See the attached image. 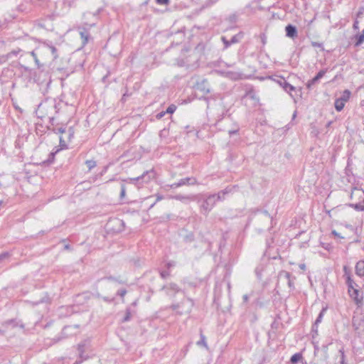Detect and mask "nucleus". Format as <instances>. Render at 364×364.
Returning <instances> with one entry per match:
<instances>
[{
	"mask_svg": "<svg viewBox=\"0 0 364 364\" xmlns=\"http://www.w3.org/2000/svg\"><path fill=\"white\" fill-rule=\"evenodd\" d=\"M55 112V104L53 102L41 103L36 110L38 117L41 119H48L49 124H51V125H54L55 118L53 114Z\"/></svg>",
	"mask_w": 364,
	"mask_h": 364,
	"instance_id": "obj_1",
	"label": "nucleus"
},
{
	"mask_svg": "<svg viewBox=\"0 0 364 364\" xmlns=\"http://www.w3.org/2000/svg\"><path fill=\"white\" fill-rule=\"evenodd\" d=\"M198 198L196 200L200 204V211L203 214L208 215V213L213 208L216 202L217 198L213 194L210 195H198Z\"/></svg>",
	"mask_w": 364,
	"mask_h": 364,
	"instance_id": "obj_2",
	"label": "nucleus"
},
{
	"mask_svg": "<svg viewBox=\"0 0 364 364\" xmlns=\"http://www.w3.org/2000/svg\"><path fill=\"white\" fill-rule=\"evenodd\" d=\"M194 305L193 301L189 298L183 299L181 303L173 304L168 308L177 315L189 314Z\"/></svg>",
	"mask_w": 364,
	"mask_h": 364,
	"instance_id": "obj_3",
	"label": "nucleus"
},
{
	"mask_svg": "<svg viewBox=\"0 0 364 364\" xmlns=\"http://www.w3.org/2000/svg\"><path fill=\"white\" fill-rule=\"evenodd\" d=\"M161 290H164L166 296H169L170 298H174L176 294L179 292L183 293V291L176 283L173 282H170L164 285L161 288Z\"/></svg>",
	"mask_w": 364,
	"mask_h": 364,
	"instance_id": "obj_4",
	"label": "nucleus"
},
{
	"mask_svg": "<svg viewBox=\"0 0 364 364\" xmlns=\"http://www.w3.org/2000/svg\"><path fill=\"white\" fill-rule=\"evenodd\" d=\"M348 294L349 296L353 300L356 305L358 306L363 305V292L360 290V289L355 288L353 289H349L348 291Z\"/></svg>",
	"mask_w": 364,
	"mask_h": 364,
	"instance_id": "obj_5",
	"label": "nucleus"
},
{
	"mask_svg": "<svg viewBox=\"0 0 364 364\" xmlns=\"http://www.w3.org/2000/svg\"><path fill=\"white\" fill-rule=\"evenodd\" d=\"M155 177V172L153 169L146 171L141 176L130 178L133 183H137L140 181H143L144 183H148L151 179Z\"/></svg>",
	"mask_w": 364,
	"mask_h": 364,
	"instance_id": "obj_6",
	"label": "nucleus"
},
{
	"mask_svg": "<svg viewBox=\"0 0 364 364\" xmlns=\"http://www.w3.org/2000/svg\"><path fill=\"white\" fill-rule=\"evenodd\" d=\"M278 279L287 282L290 289H294V280L291 278V274L287 271L282 270L278 274Z\"/></svg>",
	"mask_w": 364,
	"mask_h": 364,
	"instance_id": "obj_7",
	"label": "nucleus"
},
{
	"mask_svg": "<svg viewBox=\"0 0 364 364\" xmlns=\"http://www.w3.org/2000/svg\"><path fill=\"white\" fill-rule=\"evenodd\" d=\"M198 196L197 195H182L177 194L172 197V198L179 200L185 204H188L191 201H195L198 199Z\"/></svg>",
	"mask_w": 364,
	"mask_h": 364,
	"instance_id": "obj_8",
	"label": "nucleus"
},
{
	"mask_svg": "<svg viewBox=\"0 0 364 364\" xmlns=\"http://www.w3.org/2000/svg\"><path fill=\"white\" fill-rule=\"evenodd\" d=\"M222 73L225 77L233 80L243 79L245 77V75L239 71H224Z\"/></svg>",
	"mask_w": 364,
	"mask_h": 364,
	"instance_id": "obj_9",
	"label": "nucleus"
},
{
	"mask_svg": "<svg viewBox=\"0 0 364 364\" xmlns=\"http://www.w3.org/2000/svg\"><path fill=\"white\" fill-rule=\"evenodd\" d=\"M279 85L286 91L287 93L290 95L291 97H293L291 92L295 90V87L287 82L285 79L281 78L277 81Z\"/></svg>",
	"mask_w": 364,
	"mask_h": 364,
	"instance_id": "obj_10",
	"label": "nucleus"
},
{
	"mask_svg": "<svg viewBox=\"0 0 364 364\" xmlns=\"http://www.w3.org/2000/svg\"><path fill=\"white\" fill-rule=\"evenodd\" d=\"M286 36L292 39L297 36V29L296 26L289 24L285 27Z\"/></svg>",
	"mask_w": 364,
	"mask_h": 364,
	"instance_id": "obj_11",
	"label": "nucleus"
},
{
	"mask_svg": "<svg viewBox=\"0 0 364 364\" xmlns=\"http://www.w3.org/2000/svg\"><path fill=\"white\" fill-rule=\"evenodd\" d=\"M326 73V70H320L317 75L312 78L311 80H309L307 84L306 87L308 89H310L315 83H316L321 78L323 77L325 73Z\"/></svg>",
	"mask_w": 364,
	"mask_h": 364,
	"instance_id": "obj_12",
	"label": "nucleus"
},
{
	"mask_svg": "<svg viewBox=\"0 0 364 364\" xmlns=\"http://www.w3.org/2000/svg\"><path fill=\"white\" fill-rule=\"evenodd\" d=\"M196 183H197L196 179L195 178H191V177L181 178L178 181V184L180 185V186H185V185H194V184H196Z\"/></svg>",
	"mask_w": 364,
	"mask_h": 364,
	"instance_id": "obj_13",
	"label": "nucleus"
},
{
	"mask_svg": "<svg viewBox=\"0 0 364 364\" xmlns=\"http://www.w3.org/2000/svg\"><path fill=\"white\" fill-rule=\"evenodd\" d=\"M355 273L359 277L364 276V261L360 260L356 263Z\"/></svg>",
	"mask_w": 364,
	"mask_h": 364,
	"instance_id": "obj_14",
	"label": "nucleus"
},
{
	"mask_svg": "<svg viewBox=\"0 0 364 364\" xmlns=\"http://www.w3.org/2000/svg\"><path fill=\"white\" fill-rule=\"evenodd\" d=\"M198 88L205 93H209L210 92L208 81L206 80H203L201 81V82L198 83Z\"/></svg>",
	"mask_w": 364,
	"mask_h": 364,
	"instance_id": "obj_15",
	"label": "nucleus"
},
{
	"mask_svg": "<svg viewBox=\"0 0 364 364\" xmlns=\"http://www.w3.org/2000/svg\"><path fill=\"white\" fill-rule=\"evenodd\" d=\"M81 39L82 40V46H85L88 42L90 37L89 32L86 29H82L80 31Z\"/></svg>",
	"mask_w": 364,
	"mask_h": 364,
	"instance_id": "obj_16",
	"label": "nucleus"
},
{
	"mask_svg": "<svg viewBox=\"0 0 364 364\" xmlns=\"http://www.w3.org/2000/svg\"><path fill=\"white\" fill-rule=\"evenodd\" d=\"M230 192V189L226 188L225 190L220 191L217 194H213L217 198V201L223 200L225 199V196Z\"/></svg>",
	"mask_w": 364,
	"mask_h": 364,
	"instance_id": "obj_17",
	"label": "nucleus"
},
{
	"mask_svg": "<svg viewBox=\"0 0 364 364\" xmlns=\"http://www.w3.org/2000/svg\"><path fill=\"white\" fill-rule=\"evenodd\" d=\"M346 284L348 287V291L349 289H353L358 287V285L350 278V276L347 277L346 279Z\"/></svg>",
	"mask_w": 364,
	"mask_h": 364,
	"instance_id": "obj_18",
	"label": "nucleus"
},
{
	"mask_svg": "<svg viewBox=\"0 0 364 364\" xmlns=\"http://www.w3.org/2000/svg\"><path fill=\"white\" fill-rule=\"evenodd\" d=\"M244 97L258 100V98L257 97L256 95V92L253 89H250L249 90H247Z\"/></svg>",
	"mask_w": 364,
	"mask_h": 364,
	"instance_id": "obj_19",
	"label": "nucleus"
},
{
	"mask_svg": "<svg viewBox=\"0 0 364 364\" xmlns=\"http://www.w3.org/2000/svg\"><path fill=\"white\" fill-rule=\"evenodd\" d=\"M345 105V102L342 101L340 98H338L335 101V108L337 111H341Z\"/></svg>",
	"mask_w": 364,
	"mask_h": 364,
	"instance_id": "obj_20",
	"label": "nucleus"
},
{
	"mask_svg": "<svg viewBox=\"0 0 364 364\" xmlns=\"http://www.w3.org/2000/svg\"><path fill=\"white\" fill-rule=\"evenodd\" d=\"M53 126V125H51V124H48L46 125V127L48 129H52L55 133L63 134V133L65 132V128H64L63 127L55 128V127H52Z\"/></svg>",
	"mask_w": 364,
	"mask_h": 364,
	"instance_id": "obj_21",
	"label": "nucleus"
},
{
	"mask_svg": "<svg viewBox=\"0 0 364 364\" xmlns=\"http://www.w3.org/2000/svg\"><path fill=\"white\" fill-rule=\"evenodd\" d=\"M244 33L242 32H240L237 34L233 36L230 40L232 44L237 43L240 42V41L243 38Z\"/></svg>",
	"mask_w": 364,
	"mask_h": 364,
	"instance_id": "obj_22",
	"label": "nucleus"
},
{
	"mask_svg": "<svg viewBox=\"0 0 364 364\" xmlns=\"http://www.w3.org/2000/svg\"><path fill=\"white\" fill-rule=\"evenodd\" d=\"M200 340L198 341L197 342V345L198 346H203V347H205L206 349L208 348V344H207V342H206V338L205 336L202 333V332H200Z\"/></svg>",
	"mask_w": 364,
	"mask_h": 364,
	"instance_id": "obj_23",
	"label": "nucleus"
},
{
	"mask_svg": "<svg viewBox=\"0 0 364 364\" xmlns=\"http://www.w3.org/2000/svg\"><path fill=\"white\" fill-rule=\"evenodd\" d=\"M46 48L51 53L54 59L57 58V49L52 45L47 44Z\"/></svg>",
	"mask_w": 364,
	"mask_h": 364,
	"instance_id": "obj_24",
	"label": "nucleus"
},
{
	"mask_svg": "<svg viewBox=\"0 0 364 364\" xmlns=\"http://www.w3.org/2000/svg\"><path fill=\"white\" fill-rule=\"evenodd\" d=\"M350 96V92L348 90H346L343 91L342 95L339 98L344 102H346L349 100Z\"/></svg>",
	"mask_w": 364,
	"mask_h": 364,
	"instance_id": "obj_25",
	"label": "nucleus"
},
{
	"mask_svg": "<svg viewBox=\"0 0 364 364\" xmlns=\"http://www.w3.org/2000/svg\"><path fill=\"white\" fill-rule=\"evenodd\" d=\"M301 358L302 355L301 353H295L291 356L290 361L292 364H296L301 359Z\"/></svg>",
	"mask_w": 364,
	"mask_h": 364,
	"instance_id": "obj_26",
	"label": "nucleus"
},
{
	"mask_svg": "<svg viewBox=\"0 0 364 364\" xmlns=\"http://www.w3.org/2000/svg\"><path fill=\"white\" fill-rule=\"evenodd\" d=\"M85 164L87 165L89 171L92 170L97 166V163L94 160H87L85 161Z\"/></svg>",
	"mask_w": 364,
	"mask_h": 364,
	"instance_id": "obj_27",
	"label": "nucleus"
},
{
	"mask_svg": "<svg viewBox=\"0 0 364 364\" xmlns=\"http://www.w3.org/2000/svg\"><path fill=\"white\" fill-rule=\"evenodd\" d=\"M132 313L130 309L128 308L126 309L125 316L122 319V322H127L131 319Z\"/></svg>",
	"mask_w": 364,
	"mask_h": 364,
	"instance_id": "obj_28",
	"label": "nucleus"
},
{
	"mask_svg": "<svg viewBox=\"0 0 364 364\" xmlns=\"http://www.w3.org/2000/svg\"><path fill=\"white\" fill-rule=\"evenodd\" d=\"M364 41V30L362 31V33L359 35L357 38V42L355 43L356 46L360 45Z\"/></svg>",
	"mask_w": 364,
	"mask_h": 364,
	"instance_id": "obj_29",
	"label": "nucleus"
},
{
	"mask_svg": "<svg viewBox=\"0 0 364 364\" xmlns=\"http://www.w3.org/2000/svg\"><path fill=\"white\" fill-rule=\"evenodd\" d=\"M176 109V106L175 105H171L168 107L166 110L167 114H173Z\"/></svg>",
	"mask_w": 364,
	"mask_h": 364,
	"instance_id": "obj_30",
	"label": "nucleus"
},
{
	"mask_svg": "<svg viewBox=\"0 0 364 364\" xmlns=\"http://www.w3.org/2000/svg\"><path fill=\"white\" fill-rule=\"evenodd\" d=\"M160 276L162 279H166L170 276V272L168 270L160 271Z\"/></svg>",
	"mask_w": 364,
	"mask_h": 364,
	"instance_id": "obj_31",
	"label": "nucleus"
},
{
	"mask_svg": "<svg viewBox=\"0 0 364 364\" xmlns=\"http://www.w3.org/2000/svg\"><path fill=\"white\" fill-rule=\"evenodd\" d=\"M84 348H85V344L84 343H79L78 344V351H79V353H80V356L81 358L82 357V353L85 351Z\"/></svg>",
	"mask_w": 364,
	"mask_h": 364,
	"instance_id": "obj_32",
	"label": "nucleus"
},
{
	"mask_svg": "<svg viewBox=\"0 0 364 364\" xmlns=\"http://www.w3.org/2000/svg\"><path fill=\"white\" fill-rule=\"evenodd\" d=\"M222 41L224 43V46H225V48H228L230 45H232V43L230 42V41H228L226 39L225 37L223 36L222 37Z\"/></svg>",
	"mask_w": 364,
	"mask_h": 364,
	"instance_id": "obj_33",
	"label": "nucleus"
},
{
	"mask_svg": "<svg viewBox=\"0 0 364 364\" xmlns=\"http://www.w3.org/2000/svg\"><path fill=\"white\" fill-rule=\"evenodd\" d=\"M176 265V262L175 261H169L166 264V268L170 269L171 267H173Z\"/></svg>",
	"mask_w": 364,
	"mask_h": 364,
	"instance_id": "obj_34",
	"label": "nucleus"
},
{
	"mask_svg": "<svg viewBox=\"0 0 364 364\" xmlns=\"http://www.w3.org/2000/svg\"><path fill=\"white\" fill-rule=\"evenodd\" d=\"M339 353H341V364H346L344 363V360H345V354H344V350L343 348L340 349L339 350Z\"/></svg>",
	"mask_w": 364,
	"mask_h": 364,
	"instance_id": "obj_35",
	"label": "nucleus"
},
{
	"mask_svg": "<svg viewBox=\"0 0 364 364\" xmlns=\"http://www.w3.org/2000/svg\"><path fill=\"white\" fill-rule=\"evenodd\" d=\"M323 311H324V309H323L321 311V312L319 314L318 316L317 317V318L315 321V324H318V323H320L321 321Z\"/></svg>",
	"mask_w": 364,
	"mask_h": 364,
	"instance_id": "obj_36",
	"label": "nucleus"
},
{
	"mask_svg": "<svg viewBox=\"0 0 364 364\" xmlns=\"http://www.w3.org/2000/svg\"><path fill=\"white\" fill-rule=\"evenodd\" d=\"M127 294V290L126 289H120L117 291V295L120 296L121 297H124L125 296V294Z\"/></svg>",
	"mask_w": 364,
	"mask_h": 364,
	"instance_id": "obj_37",
	"label": "nucleus"
},
{
	"mask_svg": "<svg viewBox=\"0 0 364 364\" xmlns=\"http://www.w3.org/2000/svg\"><path fill=\"white\" fill-rule=\"evenodd\" d=\"M31 55L33 57V59H34L37 65H38L39 64V60H38V59L37 58V55H36V53H35V51L31 52Z\"/></svg>",
	"mask_w": 364,
	"mask_h": 364,
	"instance_id": "obj_38",
	"label": "nucleus"
},
{
	"mask_svg": "<svg viewBox=\"0 0 364 364\" xmlns=\"http://www.w3.org/2000/svg\"><path fill=\"white\" fill-rule=\"evenodd\" d=\"M9 257L8 252H4L2 254H0V262L4 260V259L7 258Z\"/></svg>",
	"mask_w": 364,
	"mask_h": 364,
	"instance_id": "obj_39",
	"label": "nucleus"
},
{
	"mask_svg": "<svg viewBox=\"0 0 364 364\" xmlns=\"http://www.w3.org/2000/svg\"><path fill=\"white\" fill-rule=\"evenodd\" d=\"M159 4L166 5L169 3V0H156Z\"/></svg>",
	"mask_w": 364,
	"mask_h": 364,
	"instance_id": "obj_40",
	"label": "nucleus"
},
{
	"mask_svg": "<svg viewBox=\"0 0 364 364\" xmlns=\"http://www.w3.org/2000/svg\"><path fill=\"white\" fill-rule=\"evenodd\" d=\"M166 113V111L161 112L158 113L156 117L158 119H160L165 115Z\"/></svg>",
	"mask_w": 364,
	"mask_h": 364,
	"instance_id": "obj_41",
	"label": "nucleus"
},
{
	"mask_svg": "<svg viewBox=\"0 0 364 364\" xmlns=\"http://www.w3.org/2000/svg\"><path fill=\"white\" fill-rule=\"evenodd\" d=\"M168 186H169L171 188H176L181 187L180 185L178 184V182L168 185Z\"/></svg>",
	"mask_w": 364,
	"mask_h": 364,
	"instance_id": "obj_42",
	"label": "nucleus"
},
{
	"mask_svg": "<svg viewBox=\"0 0 364 364\" xmlns=\"http://www.w3.org/2000/svg\"><path fill=\"white\" fill-rule=\"evenodd\" d=\"M73 134H74V132H73L72 128H70L68 129V139L69 140L73 136Z\"/></svg>",
	"mask_w": 364,
	"mask_h": 364,
	"instance_id": "obj_43",
	"label": "nucleus"
},
{
	"mask_svg": "<svg viewBox=\"0 0 364 364\" xmlns=\"http://www.w3.org/2000/svg\"><path fill=\"white\" fill-rule=\"evenodd\" d=\"M121 197H124L125 195V186L124 185L121 187V193H120Z\"/></svg>",
	"mask_w": 364,
	"mask_h": 364,
	"instance_id": "obj_44",
	"label": "nucleus"
},
{
	"mask_svg": "<svg viewBox=\"0 0 364 364\" xmlns=\"http://www.w3.org/2000/svg\"><path fill=\"white\" fill-rule=\"evenodd\" d=\"M323 247L327 250H329L331 247L330 244H323Z\"/></svg>",
	"mask_w": 364,
	"mask_h": 364,
	"instance_id": "obj_45",
	"label": "nucleus"
},
{
	"mask_svg": "<svg viewBox=\"0 0 364 364\" xmlns=\"http://www.w3.org/2000/svg\"><path fill=\"white\" fill-rule=\"evenodd\" d=\"M242 299L244 302H247L249 299V296L247 294H245L243 295Z\"/></svg>",
	"mask_w": 364,
	"mask_h": 364,
	"instance_id": "obj_46",
	"label": "nucleus"
},
{
	"mask_svg": "<svg viewBox=\"0 0 364 364\" xmlns=\"http://www.w3.org/2000/svg\"><path fill=\"white\" fill-rule=\"evenodd\" d=\"M60 143L62 145H65V141L64 140L63 136H60Z\"/></svg>",
	"mask_w": 364,
	"mask_h": 364,
	"instance_id": "obj_47",
	"label": "nucleus"
},
{
	"mask_svg": "<svg viewBox=\"0 0 364 364\" xmlns=\"http://www.w3.org/2000/svg\"><path fill=\"white\" fill-rule=\"evenodd\" d=\"M353 28L354 29H358V21H355L353 23Z\"/></svg>",
	"mask_w": 364,
	"mask_h": 364,
	"instance_id": "obj_48",
	"label": "nucleus"
},
{
	"mask_svg": "<svg viewBox=\"0 0 364 364\" xmlns=\"http://www.w3.org/2000/svg\"><path fill=\"white\" fill-rule=\"evenodd\" d=\"M163 198H164V197L162 196L157 195L156 196V202L159 201V200H162Z\"/></svg>",
	"mask_w": 364,
	"mask_h": 364,
	"instance_id": "obj_49",
	"label": "nucleus"
},
{
	"mask_svg": "<svg viewBox=\"0 0 364 364\" xmlns=\"http://www.w3.org/2000/svg\"><path fill=\"white\" fill-rule=\"evenodd\" d=\"M103 300L105 301L112 302L114 300V299H109L107 297H103Z\"/></svg>",
	"mask_w": 364,
	"mask_h": 364,
	"instance_id": "obj_50",
	"label": "nucleus"
},
{
	"mask_svg": "<svg viewBox=\"0 0 364 364\" xmlns=\"http://www.w3.org/2000/svg\"><path fill=\"white\" fill-rule=\"evenodd\" d=\"M299 267L301 269L305 270L306 269V265L305 264H299Z\"/></svg>",
	"mask_w": 364,
	"mask_h": 364,
	"instance_id": "obj_51",
	"label": "nucleus"
},
{
	"mask_svg": "<svg viewBox=\"0 0 364 364\" xmlns=\"http://www.w3.org/2000/svg\"><path fill=\"white\" fill-rule=\"evenodd\" d=\"M208 1H210V3L211 4H215V2H217L218 0H208Z\"/></svg>",
	"mask_w": 364,
	"mask_h": 364,
	"instance_id": "obj_52",
	"label": "nucleus"
},
{
	"mask_svg": "<svg viewBox=\"0 0 364 364\" xmlns=\"http://www.w3.org/2000/svg\"><path fill=\"white\" fill-rule=\"evenodd\" d=\"M263 213H264L266 216L269 217V213H268V212H267V211L264 210V211L263 212Z\"/></svg>",
	"mask_w": 364,
	"mask_h": 364,
	"instance_id": "obj_53",
	"label": "nucleus"
},
{
	"mask_svg": "<svg viewBox=\"0 0 364 364\" xmlns=\"http://www.w3.org/2000/svg\"><path fill=\"white\" fill-rule=\"evenodd\" d=\"M236 132H237V131H230V134H235Z\"/></svg>",
	"mask_w": 364,
	"mask_h": 364,
	"instance_id": "obj_54",
	"label": "nucleus"
},
{
	"mask_svg": "<svg viewBox=\"0 0 364 364\" xmlns=\"http://www.w3.org/2000/svg\"><path fill=\"white\" fill-rule=\"evenodd\" d=\"M82 361H75L73 364H80Z\"/></svg>",
	"mask_w": 364,
	"mask_h": 364,
	"instance_id": "obj_55",
	"label": "nucleus"
},
{
	"mask_svg": "<svg viewBox=\"0 0 364 364\" xmlns=\"http://www.w3.org/2000/svg\"><path fill=\"white\" fill-rule=\"evenodd\" d=\"M313 45H314V46H320L318 43H314Z\"/></svg>",
	"mask_w": 364,
	"mask_h": 364,
	"instance_id": "obj_56",
	"label": "nucleus"
},
{
	"mask_svg": "<svg viewBox=\"0 0 364 364\" xmlns=\"http://www.w3.org/2000/svg\"><path fill=\"white\" fill-rule=\"evenodd\" d=\"M68 328H69V327H65V328L63 329V332L65 333V331L67 329H68Z\"/></svg>",
	"mask_w": 364,
	"mask_h": 364,
	"instance_id": "obj_57",
	"label": "nucleus"
},
{
	"mask_svg": "<svg viewBox=\"0 0 364 364\" xmlns=\"http://www.w3.org/2000/svg\"><path fill=\"white\" fill-rule=\"evenodd\" d=\"M156 203V202H154L153 204L151 205V208L153 207L154 205V204Z\"/></svg>",
	"mask_w": 364,
	"mask_h": 364,
	"instance_id": "obj_58",
	"label": "nucleus"
},
{
	"mask_svg": "<svg viewBox=\"0 0 364 364\" xmlns=\"http://www.w3.org/2000/svg\"><path fill=\"white\" fill-rule=\"evenodd\" d=\"M296 117V112H294V115H293V117Z\"/></svg>",
	"mask_w": 364,
	"mask_h": 364,
	"instance_id": "obj_59",
	"label": "nucleus"
},
{
	"mask_svg": "<svg viewBox=\"0 0 364 364\" xmlns=\"http://www.w3.org/2000/svg\"><path fill=\"white\" fill-rule=\"evenodd\" d=\"M205 100H206V101H207V102H208V98H205Z\"/></svg>",
	"mask_w": 364,
	"mask_h": 364,
	"instance_id": "obj_60",
	"label": "nucleus"
},
{
	"mask_svg": "<svg viewBox=\"0 0 364 364\" xmlns=\"http://www.w3.org/2000/svg\"><path fill=\"white\" fill-rule=\"evenodd\" d=\"M1 203H2V201H1V200H0V205H1Z\"/></svg>",
	"mask_w": 364,
	"mask_h": 364,
	"instance_id": "obj_61",
	"label": "nucleus"
}]
</instances>
